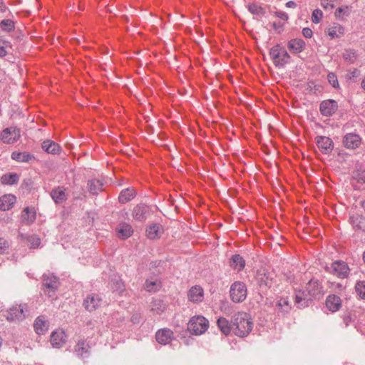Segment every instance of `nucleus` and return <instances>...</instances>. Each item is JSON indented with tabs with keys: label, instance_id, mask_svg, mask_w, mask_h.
Wrapping results in <instances>:
<instances>
[{
	"label": "nucleus",
	"instance_id": "1",
	"mask_svg": "<svg viewBox=\"0 0 365 365\" xmlns=\"http://www.w3.org/2000/svg\"><path fill=\"white\" fill-rule=\"evenodd\" d=\"M252 318L246 312H238L232 318V331L240 337L247 336L252 331Z\"/></svg>",
	"mask_w": 365,
	"mask_h": 365
},
{
	"label": "nucleus",
	"instance_id": "2",
	"mask_svg": "<svg viewBox=\"0 0 365 365\" xmlns=\"http://www.w3.org/2000/svg\"><path fill=\"white\" fill-rule=\"evenodd\" d=\"M269 55L276 66H284L289 62L290 58L286 49L279 44L271 48Z\"/></svg>",
	"mask_w": 365,
	"mask_h": 365
},
{
	"label": "nucleus",
	"instance_id": "3",
	"mask_svg": "<svg viewBox=\"0 0 365 365\" xmlns=\"http://www.w3.org/2000/svg\"><path fill=\"white\" fill-rule=\"evenodd\" d=\"M208 321L202 316L193 317L187 324V329L195 335L203 334L208 328Z\"/></svg>",
	"mask_w": 365,
	"mask_h": 365
},
{
	"label": "nucleus",
	"instance_id": "4",
	"mask_svg": "<svg viewBox=\"0 0 365 365\" xmlns=\"http://www.w3.org/2000/svg\"><path fill=\"white\" fill-rule=\"evenodd\" d=\"M230 297L234 302H243L247 297V288L244 283L236 282L231 285Z\"/></svg>",
	"mask_w": 365,
	"mask_h": 365
},
{
	"label": "nucleus",
	"instance_id": "5",
	"mask_svg": "<svg viewBox=\"0 0 365 365\" xmlns=\"http://www.w3.org/2000/svg\"><path fill=\"white\" fill-rule=\"evenodd\" d=\"M21 138V130L16 127H9L0 133V139L4 143L13 144Z\"/></svg>",
	"mask_w": 365,
	"mask_h": 365
},
{
	"label": "nucleus",
	"instance_id": "6",
	"mask_svg": "<svg viewBox=\"0 0 365 365\" xmlns=\"http://www.w3.org/2000/svg\"><path fill=\"white\" fill-rule=\"evenodd\" d=\"M102 298L96 294H88L83 300V305L86 311L93 312L101 307Z\"/></svg>",
	"mask_w": 365,
	"mask_h": 365
},
{
	"label": "nucleus",
	"instance_id": "7",
	"mask_svg": "<svg viewBox=\"0 0 365 365\" xmlns=\"http://www.w3.org/2000/svg\"><path fill=\"white\" fill-rule=\"evenodd\" d=\"M26 305L19 304L11 307L8 311L6 318L9 321L23 320L25 318Z\"/></svg>",
	"mask_w": 365,
	"mask_h": 365
},
{
	"label": "nucleus",
	"instance_id": "8",
	"mask_svg": "<svg viewBox=\"0 0 365 365\" xmlns=\"http://www.w3.org/2000/svg\"><path fill=\"white\" fill-rule=\"evenodd\" d=\"M174 339L173 331L168 328H163L158 330L155 333V339L161 345L170 344Z\"/></svg>",
	"mask_w": 365,
	"mask_h": 365
},
{
	"label": "nucleus",
	"instance_id": "9",
	"mask_svg": "<svg viewBox=\"0 0 365 365\" xmlns=\"http://www.w3.org/2000/svg\"><path fill=\"white\" fill-rule=\"evenodd\" d=\"M315 140L318 148L323 153L329 154L333 150L334 143L330 138L327 136H317Z\"/></svg>",
	"mask_w": 365,
	"mask_h": 365
},
{
	"label": "nucleus",
	"instance_id": "10",
	"mask_svg": "<svg viewBox=\"0 0 365 365\" xmlns=\"http://www.w3.org/2000/svg\"><path fill=\"white\" fill-rule=\"evenodd\" d=\"M331 272L338 277L345 278L348 275L349 267L344 262L336 261L331 266Z\"/></svg>",
	"mask_w": 365,
	"mask_h": 365
},
{
	"label": "nucleus",
	"instance_id": "11",
	"mask_svg": "<svg viewBox=\"0 0 365 365\" xmlns=\"http://www.w3.org/2000/svg\"><path fill=\"white\" fill-rule=\"evenodd\" d=\"M361 143V137L354 133H348L343 139V144L348 149H356L360 146Z\"/></svg>",
	"mask_w": 365,
	"mask_h": 365
},
{
	"label": "nucleus",
	"instance_id": "12",
	"mask_svg": "<svg viewBox=\"0 0 365 365\" xmlns=\"http://www.w3.org/2000/svg\"><path fill=\"white\" fill-rule=\"evenodd\" d=\"M337 103L334 100L324 101L320 104V111L325 116H330L337 110Z\"/></svg>",
	"mask_w": 365,
	"mask_h": 365
},
{
	"label": "nucleus",
	"instance_id": "13",
	"mask_svg": "<svg viewBox=\"0 0 365 365\" xmlns=\"http://www.w3.org/2000/svg\"><path fill=\"white\" fill-rule=\"evenodd\" d=\"M66 341V335L62 329H58L53 331L51 335V343L53 347L59 348L62 346Z\"/></svg>",
	"mask_w": 365,
	"mask_h": 365
},
{
	"label": "nucleus",
	"instance_id": "14",
	"mask_svg": "<svg viewBox=\"0 0 365 365\" xmlns=\"http://www.w3.org/2000/svg\"><path fill=\"white\" fill-rule=\"evenodd\" d=\"M306 292L307 296L317 297L322 294V287L317 280L311 279L307 284Z\"/></svg>",
	"mask_w": 365,
	"mask_h": 365
},
{
	"label": "nucleus",
	"instance_id": "15",
	"mask_svg": "<svg viewBox=\"0 0 365 365\" xmlns=\"http://www.w3.org/2000/svg\"><path fill=\"white\" fill-rule=\"evenodd\" d=\"M187 297L190 302H201L204 299V291L200 286L192 287L188 292Z\"/></svg>",
	"mask_w": 365,
	"mask_h": 365
},
{
	"label": "nucleus",
	"instance_id": "16",
	"mask_svg": "<svg viewBox=\"0 0 365 365\" xmlns=\"http://www.w3.org/2000/svg\"><path fill=\"white\" fill-rule=\"evenodd\" d=\"M16 202V197L11 194L4 195L0 197V210L3 211L11 210Z\"/></svg>",
	"mask_w": 365,
	"mask_h": 365
},
{
	"label": "nucleus",
	"instance_id": "17",
	"mask_svg": "<svg viewBox=\"0 0 365 365\" xmlns=\"http://www.w3.org/2000/svg\"><path fill=\"white\" fill-rule=\"evenodd\" d=\"M344 33V27L337 23L329 25L326 30V34L331 39L341 37Z\"/></svg>",
	"mask_w": 365,
	"mask_h": 365
},
{
	"label": "nucleus",
	"instance_id": "18",
	"mask_svg": "<svg viewBox=\"0 0 365 365\" xmlns=\"http://www.w3.org/2000/svg\"><path fill=\"white\" fill-rule=\"evenodd\" d=\"M326 306L329 311L335 312L341 308V300L335 294L329 295L326 299Z\"/></svg>",
	"mask_w": 365,
	"mask_h": 365
},
{
	"label": "nucleus",
	"instance_id": "19",
	"mask_svg": "<svg viewBox=\"0 0 365 365\" xmlns=\"http://www.w3.org/2000/svg\"><path fill=\"white\" fill-rule=\"evenodd\" d=\"M288 48L293 53H299L304 51L305 43L302 39L295 38L289 41Z\"/></svg>",
	"mask_w": 365,
	"mask_h": 365
},
{
	"label": "nucleus",
	"instance_id": "20",
	"mask_svg": "<svg viewBox=\"0 0 365 365\" xmlns=\"http://www.w3.org/2000/svg\"><path fill=\"white\" fill-rule=\"evenodd\" d=\"M21 219L26 224L33 223L36 217V212L34 207H27L21 212Z\"/></svg>",
	"mask_w": 365,
	"mask_h": 365
},
{
	"label": "nucleus",
	"instance_id": "21",
	"mask_svg": "<svg viewBox=\"0 0 365 365\" xmlns=\"http://www.w3.org/2000/svg\"><path fill=\"white\" fill-rule=\"evenodd\" d=\"M148 212V208L144 205H138L133 210V217L139 221L145 220L147 214Z\"/></svg>",
	"mask_w": 365,
	"mask_h": 365
},
{
	"label": "nucleus",
	"instance_id": "22",
	"mask_svg": "<svg viewBox=\"0 0 365 365\" xmlns=\"http://www.w3.org/2000/svg\"><path fill=\"white\" fill-rule=\"evenodd\" d=\"M163 232V227L158 224L151 225L146 230L147 237L150 240H154L160 237L162 235Z\"/></svg>",
	"mask_w": 365,
	"mask_h": 365
},
{
	"label": "nucleus",
	"instance_id": "23",
	"mask_svg": "<svg viewBox=\"0 0 365 365\" xmlns=\"http://www.w3.org/2000/svg\"><path fill=\"white\" fill-rule=\"evenodd\" d=\"M166 308V304L161 299H155L150 304V312L154 315L162 314Z\"/></svg>",
	"mask_w": 365,
	"mask_h": 365
},
{
	"label": "nucleus",
	"instance_id": "24",
	"mask_svg": "<svg viewBox=\"0 0 365 365\" xmlns=\"http://www.w3.org/2000/svg\"><path fill=\"white\" fill-rule=\"evenodd\" d=\"M116 232L118 237L126 239L131 236L133 229L130 225L123 223L117 227Z\"/></svg>",
	"mask_w": 365,
	"mask_h": 365
},
{
	"label": "nucleus",
	"instance_id": "25",
	"mask_svg": "<svg viewBox=\"0 0 365 365\" xmlns=\"http://www.w3.org/2000/svg\"><path fill=\"white\" fill-rule=\"evenodd\" d=\"M34 327L38 334H43L48 330V326L42 317H38L34 322Z\"/></svg>",
	"mask_w": 365,
	"mask_h": 365
},
{
	"label": "nucleus",
	"instance_id": "26",
	"mask_svg": "<svg viewBox=\"0 0 365 365\" xmlns=\"http://www.w3.org/2000/svg\"><path fill=\"white\" fill-rule=\"evenodd\" d=\"M21 238L30 249H36L40 246L41 240L36 235H33L25 237L21 235Z\"/></svg>",
	"mask_w": 365,
	"mask_h": 365
},
{
	"label": "nucleus",
	"instance_id": "27",
	"mask_svg": "<svg viewBox=\"0 0 365 365\" xmlns=\"http://www.w3.org/2000/svg\"><path fill=\"white\" fill-rule=\"evenodd\" d=\"M42 148L51 154H56L60 151V146L52 140H46L42 143Z\"/></svg>",
	"mask_w": 365,
	"mask_h": 365
},
{
	"label": "nucleus",
	"instance_id": "28",
	"mask_svg": "<svg viewBox=\"0 0 365 365\" xmlns=\"http://www.w3.org/2000/svg\"><path fill=\"white\" fill-rule=\"evenodd\" d=\"M103 183L96 179L89 180L88 182V191L93 195H97L99 192L102 191Z\"/></svg>",
	"mask_w": 365,
	"mask_h": 365
},
{
	"label": "nucleus",
	"instance_id": "29",
	"mask_svg": "<svg viewBox=\"0 0 365 365\" xmlns=\"http://www.w3.org/2000/svg\"><path fill=\"white\" fill-rule=\"evenodd\" d=\"M135 195V192L133 189H125L120 193L118 197L119 201L122 203L128 202L131 200Z\"/></svg>",
	"mask_w": 365,
	"mask_h": 365
},
{
	"label": "nucleus",
	"instance_id": "30",
	"mask_svg": "<svg viewBox=\"0 0 365 365\" xmlns=\"http://www.w3.org/2000/svg\"><path fill=\"white\" fill-rule=\"evenodd\" d=\"M217 323L220 331L225 335L229 334L231 330H232L228 320L224 317L219 318Z\"/></svg>",
	"mask_w": 365,
	"mask_h": 365
},
{
	"label": "nucleus",
	"instance_id": "31",
	"mask_svg": "<svg viewBox=\"0 0 365 365\" xmlns=\"http://www.w3.org/2000/svg\"><path fill=\"white\" fill-rule=\"evenodd\" d=\"M230 266L234 269L240 271L244 268L245 261L239 255H233L230 261Z\"/></svg>",
	"mask_w": 365,
	"mask_h": 365
},
{
	"label": "nucleus",
	"instance_id": "32",
	"mask_svg": "<svg viewBox=\"0 0 365 365\" xmlns=\"http://www.w3.org/2000/svg\"><path fill=\"white\" fill-rule=\"evenodd\" d=\"M11 158L13 160L18 161V162H29L31 159L34 158L33 155L31 154L24 152V153H18V152H14L11 154Z\"/></svg>",
	"mask_w": 365,
	"mask_h": 365
},
{
	"label": "nucleus",
	"instance_id": "33",
	"mask_svg": "<svg viewBox=\"0 0 365 365\" xmlns=\"http://www.w3.org/2000/svg\"><path fill=\"white\" fill-rule=\"evenodd\" d=\"M51 197L56 202L60 203L66 199V194L62 188L58 187L51 192Z\"/></svg>",
	"mask_w": 365,
	"mask_h": 365
},
{
	"label": "nucleus",
	"instance_id": "34",
	"mask_svg": "<svg viewBox=\"0 0 365 365\" xmlns=\"http://www.w3.org/2000/svg\"><path fill=\"white\" fill-rule=\"evenodd\" d=\"M277 307L279 311L284 313H287L291 309V304L287 298H280L277 303Z\"/></svg>",
	"mask_w": 365,
	"mask_h": 365
},
{
	"label": "nucleus",
	"instance_id": "35",
	"mask_svg": "<svg viewBox=\"0 0 365 365\" xmlns=\"http://www.w3.org/2000/svg\"><path fill=\"white\" fill-rule=\"evenodd\" d=\"M43 287L46 289H48V294L49 296H51L50 294V290L53 292L56 289H57L58 287V282L56 277H52L51 279L45 280L43 283Z\"/></svg>",
	"mask_w": 365,
	"mask_h": 365
},
{
	"label": "nucleus",
	"instance_id": "36",
	"mask_svg": "<svg viewBox=\"0 0 365 365\" xmlns=\"http://www.w3.org/2000/svg\"><path fill=\"white\" fill-rule=\"evenodd\" d=\"M350 8L348 6H342L336 9L334 15L336 19H344L350 14Z\"/></svg>",
	"mask_w": 365,
	"mask_h": 365
},
{
	"label": "nucleus",
	"instance_id": "37",
	"mask_svg": "<svg viewBox=\"0 0 365 365\" xmlns=\"http://www.w3.org/2000/svg\"><path fill=\"white\" fill-rule=\"evenodd\" d=\"M88 351V345L86 341L80 340L75 346V351L78 356H83L84 354H86Z\"/></svg>",
	"mask_w": 365,
	"mask_h": 365
},
{
	"label": "nucleus",
	"instance_id": "38",
	"mask_svg": "<svg viewBox=\"0 0 365 365\" xmlns=\"http://www.w3.org/2000/svg\"><path fill=\"white\" fill-rule=\"evenodd\" d=\"M160 288V282L158 280H146L145 289L148 292H156Z\"/></svg>",
	"mask_w": 365,
	"mask_h": 365
},
{
	"label": "nucleus",
	"instance_id": "39",
	"mask_svg": "<svg viewBox=\"0 0 365 365\" xmlns=\"http://www.w3.org/2000/svg\"><path fill=\"white\" fill-rule=\"evenodd\" d=\"M19 180V177L16 173L4 175L1 177V181L3 184L12 185Z\"/></svg>",
	"mask_w": 365,
	"mask_h": 365
},
{
	"label": "nucleus",
	"instance_id": "40",
	"mask_svg": "<svg viewBox=\"0 0 365 365\" xmlns=\"http://www.w3.org/2000/svg\"><path fill=\"white\" fill-rule=\"evenodd\" d=\"M355 290L360 298L365 299V281H359L355 285Z\"/></svg>",
	"mask_w": 365,
	"mask_h": 365
},
{
	"label": "nucleus",
	"instance_id": "41",
	"mask_svg": "<svg viewBox=\"0 0 365 365\" xmlns=\"http://www.w3.org/2000/svg\"><path fill=\"white\" fill-rule=\"evenodd\" d=\"M323 16V13L320 9H315L312 14V21L314 24H319Z\"/></svg>",
	"mask_w": 365,
	"mask_h": 365
},
{
	"label": "nucleus",
	"instance_id": "42",
	"mask_svg": "<svg viewBox=\"0 0 365 365\" xmlns=\"http://www.w3.org/2000/svg\"><path fill=\"white\" fill-rule=\"evenodd\" d=\"M1 27L4 31H10L14 28V22L9 19L3 20L1 22Z\"/></svg>",
	"mask_w": 365,
	"mask_h": 365
},
{
	"label": "nucleus",
	"instance_id": "43",
	"mask_svg": "<svg viewBox=\"0 0 365 365\" xmlns=\"http://www.w3.org/2000/svg\"><path fill=\"white\" fill-rule=\"evenodd\" d=\"M327 79L329 83L335 88H339V83L336 76L334 73H329L327 75Z\"/></svg>",
	"mask_w": 365,
	"mask_h": 365
},
{
	"label": "nucleus",
	"instance_id": "44",
	"mask_svg": "<svg viewBox=\"0 0 365 365\" xmlns=\"http://www.w3.org/2000/svg\"><path fill=\"white\" fill-rule=\"evenodd\" d=\"M9 47L8 41L0 39V57L5 56L7 54V49Z\"/></svg>",
	"mask_w": 365,
	"mask_h": 365
},
{
	"label": "nucleus",
	"instance_id": "45",
	"mask_svg": "<svg viewBox=\"0 0 365 365\" xmlns=\"http://www.w3.org/2000/svg\"><path fill=\"white\" fill-rule=\"evenodd\" d=\"M9 248V242L3 238L0 237V254H4L8 251Z\"/></svg>",
	"mask_w": 365,
	"mask_h": 365
},
{
	"label": "nucleus",
	"instance_id": "46",
	"mask_svg": "<svg viewBox=\"0 0 365 365\" xmlns=\"http://www.w3.org/2000/svg\"><path fill=\"white\" fill-rule=\"evenodd\" d=\"M248 9L252 14H260L263 12L262 8L255 4L250 5Z\"/></svg>",
	"mask_w": 365,
	"mask_h": 365
},
{
	"label": "nucleus",
	"instance_id": "47",
	"mask_svg": "<svg viewBox=\"0 0 365 365\" xmlns=\"http://www.w3.org/2000/svg\"><path fill=\"white\" fill-rule=\"evenodd\" d=\"M336 2V0H322V6L326 9H332Z\"/></svg>",
	"mask_w": 365,
	"mask_h": 365
},
{
	"label": "nucleus",
	"instance_id": "48",
	"mask_svg": "<svg viewBox=\"0 0 365 365\" xmlns=\"http://www.w3.org/2000/svg\"><path fill=\"white\" fill-rule=\"evenodd\" d=\"M359 71H357V69L354 68V69L348 71L346 77L347 79L352 80V79L357 78L359 76Z\"/></svg>",
	"mask_w": 365,
	"mask_h": 365
},
{
	"label": "nucleus",
	"instance_id": "49",
	"mask_svg": "<svg viewBox=\"0 0 365 365\" xmlns=\"http://www.w3.org/2000/svg\"><path fill=\"white\" fill-rule=\"evenodd\" d=\"M302 34L305 38H310L312 36V31L309 28H304L302 30Z\"/></svg>",
	"mask_w": 365,
	"mask_h": 365
},
{
	"label": "nucleus",
	"instance_id": "50",
	"mask_svg": "<svg viewBox=\"0 0 365 365\" xmlns=\"http://www.w3.org/2000/svg\"><path fill=\"white\" fill-rule=\"evenodd\" d=\"M306 297H307V294H304V292H299L296 294L295 302L296 303H299L302 302L303 299H304Z\"/></svg>",
	"mask_w": 365,
	"mask_h": 365
},
{
	"label": "nucleus",
	"instance_id": "51",
	"mask_svg": "<svg viewBox=\"0 0 365 365\" xmlns=\"http://www.w3.org/2000/svg\"><path fill=\"white\" fill-rule=\"evenodd\" d=\"M277 14L282 19H284V20L288 19V15L284 12H277Z\"/></svg>",
	"mask_w": 365,
	"mask_h": 365
},
{
	"label": "nucleus",
	"instance_id": "52",
	"mask_svg": "<svg viewBox=\"0 0 365 365\" xmlns=\"http://www.w3.org/2000/svg\"><path fill=\"white\" fill-rule=\"evenodd\" d=\"M286 6L288 8H296L297 4L294 1H289L286 4Z\"/></svg>",
	"mask_w": 365,
	"mask_h": 365
},
{
	"label": "nucleus",
	"instance_id": "53",
	"mask_svg": "<svg viewBox=\"0 0 365 365\" xmlns=\"http://www.w3.org/2000/svg\"><path fill=\"white\" fill-rule=\"evenodd\" d=\"M361 86V88L365 91V77L362 79Z\"/></svg>",
	"mask_w": 365,
	"mask_h": 365
},
{
	"label": "nucleus",
	"instance_id": "54",
	"mask_svg": "<svg viewBox=\"0 0 365 365\" xmlns=\"http://www.w3.org/2000/svg\"><path fill=\"white\" fill-rule=\"evenodd\" d=\"M361 206H362V207H363V208L364 209V210H365V200L362 202V203H361Z\"/></svg>",
	"mask_w": 365,
	"mask_h": 365
},
{
	"label": "nucleus",
	"instance_id": "55",
	"mask_svg": "<svg viewBox=\"0 0 365 365\" xmlns=\"http://www.w3.org/2000/svg\"><path fill=\"white\" fill-rule=\"evenodd\" d=\"M363 261L365 263V251L363 253Z\"/></svg>",
	"mask_w": 365,
	"mask_h": 365
}]
</instances>
